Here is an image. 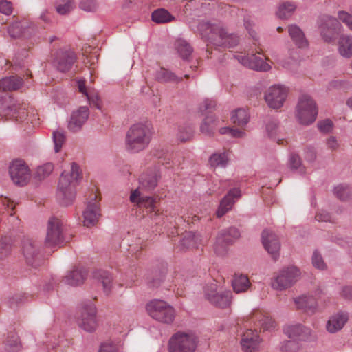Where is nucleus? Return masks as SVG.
Returning a JSON list of instances; mask_svg holds the SVG:
<instances>
[{
  "mask_svg": "<svg viewBox=\"0 0 352 352\" xmlns=\"http://www.w3.org/2000/svg\"><path fill=\"white\" fill-rule=\"evenodd\" d=\"M244 26L248 33L250 43L244 47L245 52H240L236 55V58L244 66L252 69L267 72L272 68L269 62H271L267 56L265 60L256 56L263 52L260 45V36L257 32L254 22L250 18L244 21Z\"/></svg>",
  "mask_w": 352,
  "mask_h": 352,
  "instance_id": "obj_1",
  "label": "nucleus"
},
{
  "mask_svg": "<svg viewBox=\"0 0 352 352\" xmlns=\"http://www.w3.org/2000/svg\"><path fill=\"white\" fill-rule=\"evenodd\" d=\"M80 178L78 164L72 163L69 173L63 172L58 184L57 199L62 205L68 206L73 203L76 197V186Z\"/></svg>",
  "mask_w": 352,
  "mask_h": 352,
  "instance_id": "obj_2",
  "label": "nucleus"
},
{
  "mask_svg": "<svg viewBox=\"0 0 352 352\" xmlns=\"http://www.w3.org/2000/svg\"><path fill=\"white\" fill-rule=\"evenodd\" d=\"M151 138L152 132L147 124H135L126 134L125 148L130 153H138L148 147Z\"/></svg>",
  "mask_w": 352,
  "mask_h": 352,
  "instance_id": "obj_3",
  "label": "nucleus"
},
{
  "mask_svg": "<svg viewBox=\"0 0 352 352\" xmlns=\"http://www.w3.org/2000/svg\"><path fill=\"white\" fill-rule=\"evenodd\" d=\"M199 342L198 337L190 331H178L168 341L169 352H195Z\"/></svg>",
  "mask_w": 352,
  "mask_h": 352,
  "instance_id": "obj_4",
  "label": "nucleus"
},
{
  "mask_svg": "<svg viewBox=\"0 0 352 352\" xmlns=\"http://www.w3.org/2000/svg\"><path fill=\"white\" fill-rule=\"evenodd\" d=\"M318 116V107L314 100L309 95L302 94L298 100L295 117L302 125H310L315 122Z\"/></svg>",
  "mask_w": 352,
  "mask_h": 352,
  "instance_id": "obj_5",
  "label": "nucleus"
},
{
  "mask_svg": "<svg viewBox=\"0 0 352 352\" xmlns=\"http://www.w3.org/2000/svg\"><path fill=\"white\" fill-rule=\"evenodd\" d=\"M3 108H0V114L10 116L16 121L28 120L33 124H36V116L32 110L31 112L27 109L26 104L14 101L10 97L5 98L1 102Z\"/></svg>",
  "mask_w": 352,
  "mask_h": 352,
  "instance_id": "obj_6",
  "label": "nucleus"
},
{
  "mask_svg": "<svg viewBox=\"0 0 352 352\" xmlns=\"http://www.w3.org/2000/svg\"><path fill=\"white\" fill-rule=\"evenodd\" d=\"M146 309L151 318L162 323L170 324L175 317L174 308L162 300H151L147 303Z\"/></svg>",
  "mask_w": 352,
  "mask_h": 352,
  "instance_id": "obj_7",
  "label": "nucleus"
},
{
  "mask_svg": "<svg viewBox=\"0 0 352 352\" xmlns=\"http://www.w3.org/2000/svg\"><path fill=\"white\" fill-rule=\"evenodd\" d=\"M300 277V272L296 267H284L274 274L271 285L274 289L284 290L292 287Z\"/></svg>",
  "mask_w": 352,
  "mask_h": 352,
  "instance_id": "obj_8",
  "label": "nucleus"
},
{
  "mask_svg": "<svg viewBox=\"0 0 352 352\" xmlns=\"http://www.w3.org/2000/svg\"><path fill=\"white\" fill-rule=\"evenodd\" d=\"M284 333L292 339L287 341L281 346L283 351L295 352L298 349L296 340H302L308 338L311 334V330L301 324H290L285 327Z\"/></svg>",
  "mask_w": 352,
  "mask_h": 352,
  "instance_id": "obj_9",
  "label": "nucleus"
},
{
  "mask_svg": "<svg viewBox=\"0 0 352 352\" xmlns=\"http://www.w3.org/2000/svg\"><path fill=\"white\" fill-rule=\"evenodd\" d=\"M77 322L78 326L87 332H92L96 329V307L92 301H86L82 304L80 316Z\"/></svg>",
  "mask_w": 352,
  "mask_h": 352,
  "instance_id": "obj_10",
  "label": "nucleus"
},
{
  "mask_svg": "<svg viewBox=\"0 0 352 352\" xmlns=\"http://www.w3.org/2000/svg\"><path fill=\"white\" fill-rule=\"evenodd\" d=\"M64 241L63 223L60 219L51 217L46 226L45 244L47 247L59 245Z\"/></svg>",
  "mask_w": 352,
  "mask_h": 352,
  "instance_id": "obj_11",
  "label": "nucleus"
},
{
  "mask_svg": "<svg viewBox=\"0 0 352 352\" xmlns=\"http://www.w3.org/2000/svg\"><path fill=\"white\" fill-rule=\"evenodd\" d=\"M339 19L335 17L323 15L318 18V29L322 39L327 43L332 42L341 28Z\"/></svg>",
  "mask_w": 352,
  "mask_h": 352,
  "instance_id": "obj_12",
  "label": "nucleus"
},
{
  "mask_svg": "<svg viewBox=\"0 0 352 352\" xmlns=\"http://www.w3.org/2000/svg\"><path fill=\"white\" fill-rule=\"evenodd\" d=\"M288 94V87L281 85H274L266 90L265 100L270 108L279 109L283 106Z\"/></svg>",
  "mask_w": 352,
  "mask_h": 352,
  "instance_id": "obj_13",
  "label": "nucleus"
},
{
  "mask_svg": "<svg viewBox=\"0 0 352 352\" xmlns=\"http://www.w3.org/2000/svg\"><path fill=\"white\" fill-rule=\"evenodd\" d=\"M9 174L14 184L23 186L30 179V170L28 166L22 160L13 161L9 167Z\"/></svg>",
  "mask_w": 352,
  "mask_h": 352,
  "instance_id": "obj_14",
  "label": "nucleus"
},
{
  "mask_svg": "<svg viewBox=\"0 0 352 352\" xmlns=\"http://www.w3.org/2000/svg\"><path fill=\"white\" fill-rule=\"evenodd\" d=\"M21 252L28 265L34 267L39 265V245L35 240L25 237L21 241Z\"/></svg>",
  "mask_w": 352,
  "mask_h": 352,
  "instance_id": "obj_15",
  "label": "nucleus"
},
{
  "mask_svg": "<svg viewBox=\"0 0 352 352\" xmlns=\"http://www.w3.org/2000/svg\"><path fill=\"white\" fill-rule=\"evenodd\" d=\"M35 32L36 27L34 23L25 19L14 22L8 28V33L12 38H28Z\"/></svg>",
  "mask_w": 352,
  "mask_h": 352,
  "instance_id": "obj_16",
  "label": "nucleus"
},
{
  "mask_svg": "<svg viewBox=\"0 0 352 352\" xmlns=\"http://www.w3.org/2000/svg\"><path fill=\"white\" fill-rule=\"evenodd\" d=\"M197 31L206 41L211 43H215L220 37L218 21H201L197 25Z\"/></svg>",
  "mask_w": 352,
  "mask_h": 352,
  "instance_id": "obj_17",
  "label": "nucleus"
},
{
  "mask_svg": "<svg viewBox=\"0 0 352 352\" xmlns=\"http://www.w3.org/2000/svg\"><path fill=\"white\" fill-rule=\"evenodd\" d=\"M246 330L241 335V345L242 349L246 352H252L257 350L261 342L256 329L252 330L245 327Z\"/></svg>",
  "mask_w": 352,
  "mask_h": 352,
  "instance_id": "obj_18",
  "label": "nucleus"
},
{
  "mask_svg": "<svg viewBox=\"0 0 352 352\" xmlns=\"http://www.w3.org/2000/svg\"><path fill=\"white\" fill-rule=\"evenodd\" d=\"M76 60L73 51L60 50L56 53L54 60V66L61 72L69 71Z\"/></svg>",
  "mask_w": 352,
  "mask_h": 352,
  "instance_id": "obj_19",
  "label": "nucleus"
},
{
  "mask_svg": "<svg viewBox=\"0 0 352 352\" xmlns=\"http://www.w3.org/2000/svg\"><path fill=\"white\" fill-rule=\"evenodd\" d=\"M262 243L267 252L274 259H276L280 248L277 236L272 231L264 230L262 233Z\"/></svg>",
  "mask_w": 352,
  "mask_h": 352,
  "instance_id": "obj_20",
  "label": "nucleus"
},
{
  "mask_svg": "<svg viewBox=\"0 0 352 352\" xmlns=\"http://www.w3.org/2000/svg\"><path fill=\"white\" fill-rule=\"evenodd\" d=\"M89 111L86 106L80 107L74 111L68 123V128L72 132L80 131L89 118Z\"/></svg>",
  "mask_w": 352,
  "mask_h": 352,
  "instance_id": "obj_21",
  "label": "nucleus"
},
{
  "mask_svg": "<svg viewBox=\"0 0 352 352\" xmlns=\"http://www.w3.org/2000/svg\"><path fill=\"white\" fill-rule=\"evenodd\" d=\"M253 322L256 327H259L261 330L272 331L276 327V322L267 313L261 311H255L250 318V324Z\"/></svg>",
  "mask_w": 352,
  "mask_h": 352,
  "instance_id": "obj_22",
  "label": "nucleus"
},
{
  "mask_svg": "<svg viewBox=\"0 0 352 352\" xmlns=\"http://www.w3.org/2000/svg\"><path fill=\"white\" fill-rule=\"evenodd\" d=\"M130 201L136 204L140 208H146L149 212L155 210V199L152 197L142 195L139 189H135L131 192Z\"/></svg>",
  "mask_w": 352,
  "mask_h": 352,
  "instance_id": "obj_23",
  "label": "nucleus"
},
{
  "mask_svg": "<svg viewBox=\"0 0 352 352\" xmlns=\"http://www.w3.org/2000/svg\"><path fill=\"white\" fill-rule=\"evenodd\" d=\"M230 190L227 194L221 199V216L232 208L236 199L241 196V191L239 187L229 183Z\"/></svg>",
  "mask_w": 352,
  "mask_h": 352,
  "instance_id": "obj_24",
  "label": "nucleus"
},
{
  "mask_svg": "<svg viewBox=\"0 0 352 352\" xmlns=\"http://www.w3.org/2000/svg\"><path fill=\"white\" fill-rule=\"evenodd\" d=\"M100 217V208L96 202V197L89 201L83 212L84 225L90 227L95 225Z\"/></svg>",
  "mask_w": 352,
  "mask_h": 352,
  "instance_id": "obj_25",
  "label": "nucleus"
},
{
  "mask_svg": "<svg viewBox=\"0 0 352 352\" xmlns=\"http://www.w3.org/2000/svg\"><path fill=\"white\" fill-rule=\"evenodd\" d=\"M348 319V315L344 312H338L332 315L326 324L327 331L333 333L340 331L343 328Z\"/></svg>",
  "mask_w": 352,
  "mask_h": 352,
  "instance_id": "obj_26",
  "label": "nucleus"
},
{
  "mask_svg": "<svg viewBox=\"0 0 352 352\" xmlns=\"http://www.w3.org/2000/svg\"><path fill=\"white\" fill-rule=\"evenodd\" d=\"M296 309L309 314H314L317 308L316 299L312 296H301L294 298Z\"/></svg>",
  "mask_w": 352,
  "mask_h": 352,
  "instance_id": "obj_27",
  "label": "nucleus"
},
{
  "mask_svg": "<svg viewBox=\"0 0 352 352\" xmlns=\"http://www.w3.org/2000/svg\"><path fill=\"white\" fill-rule=\"evenodd\" d=\"M231 285L235 293L246 292L251 287L252 284L247 275L235 273L231 280Z\"/></svg>",
  "mask_w": 352,
  "mask_h": 352,
  "instance_id": "obj_28",
  "label": "nucleus"
},
{
  "mask_svg": "<svg viewBox=\"0 0 352 352\" xmlns=\"http://www.w3.org/2000/svg\"><path fill=\"white\" fill-rule=\"evenodd\" d=\"M87 276V272L83 267H75L73 270L68 272L65 276L64 282L72 286L82 284Z\"/></svg>",
  "mask_w": 352,
  "mask_h": 352,
  "instance_id": "obj_29",
  "label": "nucleus"
},
{
  "mask_svg": "<svg viewBox=\"0 0 352 352\" xmlns=\"http://www.w3.org/2000/svg\"><path fill=\"white\" fill-rule=\"evenodd\" d=\"M289 34L296 46L300 48H305L308 46L307 40L302 30L296 25H291L288 27Z\"/></svg>",
  "mask_w": 352,
  "mask_h": 352,
  "instance_id": "obj_30",
  "label": "nucleus"
},
{
  "mask_svg": "<svg viewBox=\"0 0 352 352\" xmlns=\"http://www.w3.org/2000/svg\"><path fill=\"white\" fill-rule=\"evenodd\" d=\"M218 282L213 280L208 283L204 287V295L206 298L213 305L219 307L220 295L219 293Z\"/></svg>",
  "mask_w": 352,
  "mask_h": 352,
  "instance_id": "obj_31",
  "label": "nucleus"
},
{
  "mask_svg": "<svg viewBox=\"0 0 352 352\" xmlns=\"http://www.w3.org/2000/svg\"><path fill=\"white\" fill-rule=\"evenodd\" d=\"M338 51L342 57L350 58L352 56V36L344 34L340 36Z\"/></svg>",
  "mask_w": 352,
  "mask_h": 352,
  "instance_id": "obj_32",
  "label": "nucleus"
},
{
  "mask_svg": "<svg viewBox=\"0 0 352 352\" xmlns=\"http://www.w3.org/2000/svg\"><path fill=\"white\" fill-rule=\"evenodd\" d=\"M201 241L199 234L192 232H188L183 235L180 240L179 247L182 250L197 248Z\"/></svg>",
  "mask_w": 352,
  "mask_h": 352,
  "instance_id": "obj_33",
  "label": "nucleus"
},
{
  "mask_svg": "<svg viewBox=\"0 0 352 352\" xmlns=\"http://www.w3.org/2000/svg\"><path fill=\"white\" fill-rule=\"evenodd\" d=\"M23 83V79L21 77H6L0 80V90L3 91L17 90L22 86Z\"/></svg>",
  "mask_w": 352,
  "mask_h": 352,
  "instance_id": "obj_34",
  "label": "nucleus"
},
{
  "mask_svg": "<svg viewBox=\"0 0 352 352\" xmlns=\"http://www.w3.org/2000/svg\"><path fill=\"white\" fill-rule=\"evenodd\" d=\"M95 278L102 285L104 292L107 295L112 287V276L110 273L103 270H99L95 273Z\"/></svg>",
  "mask_w": 352,
  "mask_h": 352,
  "instance_id": "obj_35",
  "label": "nucleus"
},
{
  "mask_svg": "<svg viewBox=\"0 0 352 352\" xmlns=\"http://www.w3.org/2000/svg\"><path fill=\"white\" fill-rule=\"evenodd\" d=\"M250 115L248 111L243 108H239L234 111L231 115L232 122L240 127H244L249 122Z\"/></svg>",
  "mask_w": 352,
  "mask_h": 352,
  "instance_id": "obj_36",
  "label": "nucleus"
},
{
  "mask_svg": "<svg viewBox=\"0 0 352 352\" xmlns=\"http://www.w3.org/2000/svg\"><path fill=\"white\" fill-rule=\"evenodd\" d=\"M175 47L178 54L183 60H188L193 52L190 45L184 39H178L175 43Z\"/></svg>",
  "mask_w": 352,
  "mask_h": 352,
  "instance_id": "obj_37",
  "label": "nucleus"
},
{
  "mask_svg": "<svg viewBox=\"0 0 352 352\" xmlns=\"http://www.w3.org/2000/svg\"><path fill=\"white\" fill-rule=\"evenodd\" d=\"M157 178L155 174H144L140 178V186L138 189L151 190L157 186Z\"/></svg>",
  "mask_w": 352,
  "mask_h": 352,
  "instance_id": "obj_38",
  "label": "nucleus"
},
{
  "mask_svg": "<svg viewBox=\"0 0 352 352\" xmlns=\"http://www.w3.org/2000/svg\"><path fill=\"white\" fill-rule=\"evenodd\" d=\"M296 8L295 3L284 2L279 6L276 14L279 18L287 19L292 16Z\"/></svg>",
  "mask_w": 352,
  "mask_h": 352,
  "instance_id": "obj_39",
  "label": "nucleus"
},
{
  "mask_svg": "<svg viewBox=\"0 0 352 352\" xmlns=\"http://www.w3.org/2000/svg\"><path fill=\"white\" fill-rule=\"evenodd\" d=\"M218 124V120L212 116H206L201 125V131L206 135L214 133Z\"/></svg>",
  "mask_w": 352,
  "mask_h": 352,
  "instance_id": "obj_40",
  "label": "nucleus"
},
{
  "mask_svg": "<svg viewBox=\"0 0 352 352\" xmlns=\"http://www.w3.org/2000/svg\"><path fill=\"white\" fill-rule=\"evenodd\" d=\"M152 19L157 23H164L171 21L174 17L166 10L160 8L152 13Z\"/></svg>",
  "mask_w": 352,
  "mask_h": 352,
  "instance_id": "obj_41",
  "label": "nucleus"
},
{
  "mask_svg": "<svg viewBox=\"0 0 352 352\" xmlns=\"http://www.w3.org/2000/svg\"><path fill=\"white\" fill-rule=\"evenodd\" d=\"M239 43L238 37L233 34H228L221 28V48H232Z\"/></svg>",
  "mask_w": 352,
  "mask_h": 352,
  "instance_id": "obj_42",
  "label": "nucleus"
},
{
  "mask_svg": "<svg viewBox=\"0 0 352 352\" xmlns=\"http://www.w3.org/2000/svg\"><path fill=\"white\" fill-rule=\"evenodd\" d=\"M194 130L189 125L179 126L177 129L176 136L180 142H186L191 140L193 136Z\"/></svg>",
  "mask_w": 352,
  "mask_h": 352,
  "instance_id": "obj_43",
  "label": "nucleus"
},
{
  "mask_svg": "<svg viewBox=\"0 0 352 352\" xmlns=\"http://www.w3.org/2000/svg\"><path fill=\"white\" fill-rule=\"evenodd\" d=\"M156 78L161 82H178L182 80L178 78L174 73L166 69H161L156 74Z\"/></svg>",
  "mask_w": 352,
  "mask_h": 352,
  "instance_id": "obj_44",
  "label": "nucleus"
},
{
  "mask_svg": "<svg viewBox=\"0 0 352 352\" xmlns=\"http://www.w3.org/2000/svg\"><path fill=\"white\" fill-rule=\"evenodd\" d=\"M6 349L10 352H17L21 349L19 336L16 333H12L8 336Z\"/></svg>",
  "mask_w": 352,
  "mask_h": 352,
  "instance_id": "obj_45",
  "label": "nucleus"
},
{
  "mask_svg": "<svg viewBox=\"0 0 352 352\" xmlns=\"http://www.w3.org/2000/svg\"><path fill=\"white\" fill-rule=\"evenodd\" d=\"M232 298V292L230 290L221 293V311H224V315H229L231 313Z\"/></svg>",
  "mask_w": 352,
  "mask_h": 352,
  "instance_id": "obj_46",
  "label": "nucleus"
},
{
  "mask_svg": "<svg viewBox=\"0 0 352 352\" xmlns=\"http://www.w3.org/2000/svg\"><path fill=\"white\" fill-rule=\"evenodd\" d=\"M240 236L239 231L235 228H230L221 234V240L226 244H231Z\"/></svg>",
  "mask_w": 352,
  "mask_h": 352,
  "instance_id": "obj_47",
  "label": "nucleus"
},
{
  "mask_svg": "<svg viewBox=\"0 0 352 352\" xmlns=\"http://www.w3.org/2000/svg\"><path fill=\"white\" fill-rule=\"evenodd\" d=\"M52 138L54 144V151L58 153L61 150L65 140L64 132L61 130L54 131Z\"/></svg>",
  "mask_w": 352,
  "mask_h": 352,
  "instance_id": "obj_48",
  "label": "nucleus"
},
{
  "mask_svg": "<svg viewBox=\"0 0 352 352\" xmlns=\"http://www.w3.org/2000/svg\"><path fill=\"white\" fill-rule=\"evenodd\" d=\"M54 170V165L52 163H46L38 166L36 171V177L38 179H43L48 177Z\"/></svg>",
  "mask_w": 352,
  "mask_h": 352,
  "instance_id": "obj_49",
  "label": "nucleus"
},
{
  "mask_svg": "<svg viewBox=\"0 0 352 352\" xmlns=\"http://www.w3.org/2000/svg\"><path fill=\"white\" fill-rule=\"evenodd\" d=\"M74 8V3L72 0H63L62 3L56 6V11L60 14H66Z\"/></svg>",
  "mask_w": 352,
  "mask_h": 352,
  "instance_id": "obj_50",
  "label": "nucleus"
},
{
  "mask_svg": "<svg viewBox=\"0 0 352 352\" xmlns=\"http://www.w3.org/2000/svg\"><path fill=\"white\" fill-rule=\"evenodd\" d=\"M350 87V85L349 82L340 80V79H335L329 82L327 89L329 90L333 89H341L346 91Z\"/></svg>",
  "mask_w": 352,
  "mask_h": 352,
  "instance_id": "obj_51",
  "label": "nucleus"
},
{
  "mask_svg": "<svg viewBox=\"0 0 352 352\" xmlns=\"http://www.w3.org/2000/svg\"><path fill=\"white\" fill-rule=\"evenodd\" d=\"M11 252V243L7 237L1 239L0 242V260L7 257Z\"/></svg>",
  "mask_w": 352,
  "mask_h": 352,
  "instance_id": "obj_52",
  "label": "nucleus"
},
{
  "mask_svg": "<svg viewBox=\"0 0 352 352\" xmlns=\"http://www.w3.org/2000/svg\"><path fill=\"white\" fill-rule=\"evenodd\" d=\"M221 135H228L234 138H242L245 135V132L243 130L233 127H221Z\"/></svg>",
  "mask_w": 352,
  "mask_h": 352,
  "instance_id": "obj_53",
  "label": "nucleus"
},
{
  "mask_svg": "<svg viewBox=\"0 0 352 352\" xmlns=\"http://www.w3.org/2000/svg\"><path fill=\"white\" fill-rule=\"evenodd\" d=\"M217 105L216 100L212 98H206L202 103L200 104L199 110L204 113L205 111L212 112L214 111Z\"/></svg>",
  "mask_w": 352,
  "mask_h": 352,
  "instance_id": "obj_54",
  "label": "nucleus"
},
{
  "mask_svg": "<svg viewBox=\"0 0 352 352\" xmlns=\"http://www.w3.org/2000/svg\"><path fill=\"white\" fill-rule=\"evenodd\" d=\"M289 167L292 170H298L303 173L304 170L302 168V162L300 157L296 154H292L289 160Z\"/></svg>",
  "mask_w": 352,
  "mask_h": 352,
  "instance_id": "obj_55",
  "label": "nucleus"
},
{
  "mask_svg": "<svg viewBox=\"0 0 352 352\" xmlns=\"http://www.w3.org/2000/svg\"><path fill=\"white\" fill-rule=\"evenodd\" d=\"M79 6L84 11L94 12L98 8V4L96 0H82Z\"/></svg>",
  "mask_w": 352,
  "mask_h": 352,
  "instance_id": "obj_56",
  "label": "nucleus"
},
{
  "mask_svg": "<svg viewBox=\"0 0 352 352\" xmlns=\"http://www.w3.org/2000/svg\"><path fill=\"white\" fill-rule=\"evenodd\" d=\"M338 19L352 31V15L351 14L343 10L339 11L338 12Z\"/></svg>",
  "mask_w": 352,
  "mask_h": 352,
  "instance_id": "obj_57",
  "label": "nucleus"
},
{
  "mask_svg": "<svg viewBox=\"0 0 352 352\" xmlns=\"http://www.w3.org/2000/svg\"><path fill=\"white\" fill-rule=\"evenodd\" d=\"M349 189L342 184L338 185L334 188V194L340 199H345L348 197Z\"/></svg>",
  "mask_w": 352,
  "mask_h": 352,
  "instance_id": "obj_58",
  "label": "nucleus"
},
{
  "mask_svg": "<svg viewBox=\"0 0 352 352\" xmlns=\"http://www.w3.org/2000/svg\"><path fill=\"white\" fill-rule=\"evenodd\" d=\"M312 263L313 265L318 269L322 270L326 268V264L324 263L322 257L317 251H315L313 254Z\"/></svg>",
  "mask_w": 352,
  "mask_h": 352,
  "instance_id": "obj_59",
  "label": "nucleus"
},
{
  "mask_svg": "<svg viewBox=\"0 0 352 352\" xmlns=\"http://www.w3.org/2000/svg\"><path fill=\"white\" fill-rule=\"evenodd\" d=\"M333 126V122L329 119L322 120L318 123L319 130L322 133H329Z\"/></svg>",
  "mask_w": 352,
  "mask_h": 352,
  "instance_id": "obj_60",
  "label": "nucleus"
},
{
  "mask_svg": "<svg viewBox=\"0 0 352 352\" xmlns=\"http://www.w3.org/2000/svg\"><path fill=\"white\" fill-rule=\"evenodd\" d=\"M98 352H118V347L113 342H105L101 344Z\"/></svg>",
  "mask_w": 352,
  "mask_h": 352,
  "instance_id": "obj_61",
  "label": "nucleus"
},
{
  "mask_svg": "<svg viewBox=\"0 0 352 352\" xmlns=\"http://www.w3.org/2000/svg\"><path fill=\"white\" fill-rule=\"evenodd\" d=\"M0 12L6 15H10L12 12V6L8 1H0Z\"/></svg>",
  "mask_w": 352,
  "mask_h": 352,
  "instance_id": "obj_62",
  "label": "nucleus"
},
{
  "mask_svg": "<svg viewBox=\"0 0 352 352\" xmlns=\"http://www.w3.org/2000/svg\"><path fill=\"white\" fill-rule=\"evenodd\" d=\"M23 299V296L21 294H16L12 296L9 297L8 303L9 304L10 307H14L21 302Z\"/></svg>",
  "mask_w": 352,
  "mask_h": 352,
  "instance_id": "obj_63",
  "label": "nucleus"
},
{
  "mask_svg": "<svg viewBox=\"0 0 352 352\" xmlns=\"http://www.w3.org/2000/svg\"><path fill=\"white\" fill-rule=\"evenodd\" d=\"M209 165L211 168L216 169L220 165V154L219 153H214L212 154L209 159Z\"/></svg>",
  "mask_w": 352,
  "mask_h": 352,
  "instance_id": "obj_64",
  "label": "nucleus"
}]
</instances>
